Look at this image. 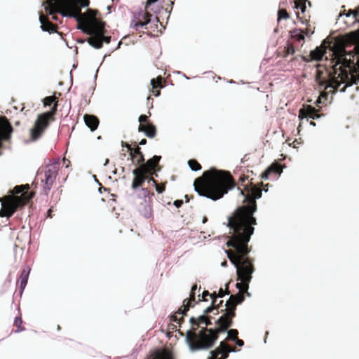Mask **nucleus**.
<instances>
[{"label": "nucleus", "instance_id": "obj_1", "mask_svg": "<svg viewBox=\"0 0 359 359\" xmlns=\"http://www.w3.org/2000/svg\"><path fill=\"white\" fill-rule=\"evenodd\" d=\"M252 180L250 179L249 184L242 185L248 192L245 197L247 204L238 208L228 219V226L232 231L231 236L245 238V241H250L254 233V226L257 224L253 216L257 210L256 199L262 196V189L253 184Z\"/></svg>", "mask_w": 359, "mask_h": 359}, {"label": "nucleus", "instance_id": "obj_2", "mask_svg": "<svg viewBox=\"0 0 359 359\" xmlns=\"http://www.w3.org/2000/svg\"><path fill=\"white\" fill-rule=\"evenodd\" d=\"M50 6L48 8L49 13L58 11L63 16L75 18L77 28L86 34H91L93 31L102 34V25L105 23L96 18L97 11L89 9L87 17L81 13L82 7H88L90 0H49Z\"/></svg>", "mask_w": 359, "mask_h": 359}, {"label": "nucleus", "instance_id": "obj_3", "mask_svg": "<svg viewBox=\"0 0 359 359\" xmlns=\"http://www.w3.org/2000/svg\"><path fill=\"white\" fill-rule=\"evenodd\" d=\"M236 185V182L230 172L215 167L203 172L194 182V189L200 196L212 201L222 198Z\"/></svg>", "mask_w": 359, "mask_h": 359}, {"label": "nucleus", "instance_id": "obj_4", "mask_svg": "<svg viewBox=\"0 0 359 359\" xmlns=\"http://www.w3.org/2000/svg\"><path fill=\"white\" fill-rule=\"evenodd\" d=\"M250 241L245 238L231 236L227 241L228 247L232 248L226 251L228 258L236 268L238 280L241 283H236L239 292H248L249 283L252 279V274L255 271L252 259L248 257L251 247L248 245ZM249 295V293H247Z\"/></svg>", "mask_w": 359, "mask_h": 359}, {"label": "nucleus", "instance_id": "obj_5", "mask_svg": "<svg viewBox=\"0 0 359 359\" xmlns=\"http://www.w3.org/2000/svg\"><path fill=\"white\" fill-rule=\"evenodd\" d=\"M30 187L28 184L15 186L12 195L0 198L2 208L0 211L1 217H11L18 208L25 205L34 197V192L29 191Z\"/></svg>", "mask_w": 359, "mask_h": 359}, {"label": "nucleus", "instance_id": "obj_6", "mask_svg": "<svg viewBox=\"0 0 359 359\" xmlns=\"http://www.w3.org/2000/svg\"><path fill=\"white\" fill-rule=\"evenodd\" d=\"M44 107L53 104L49 111L38 115L33 127L30 129V138L32 141L39 140L49 127L50 123L55 121L58 106L57 98L55 95L46 97L43 100Z\"/></svg>", "mask_w": 359, "mask_h": 359}, {"label": "nucleus", "instance_id": "obj_7", "mask_svg": "<svg viewBox=\"0 0 359 359\" xmlns=\"http://www.w3.org/2000/svg\"><path fill=\"white\" fill-rule=\"evenodd\" d=\"M196 331V328L193 327L186 334V341L192 351L212 347L219 337V334L212 328L203 327L198 333Z\"/></svg>", "mask_w": 359, "mask_h": 359}, {"label": "nucleus", "instance_id": "obj_8", "mask_svg": "<svg viewBox=\"0 0 359 359\" xmlns=\"http://www.w3.org/2000/svg\"><path fill=\"white\" fill-rule=\"evenodd\" d=\"M161 158H138V166L133 170L134 175L131 188L134 190L142 187L146 180H149L153 175L158 176L157 171L160 170L159 161Z\"/></svg>", "mask_w": 359, "mask_h": 359}, {"label": "nucleus", "instance_id": "obj_9", "mask_svg": "<svg viewBox=\"0 0 359 359\" xmlns=\"http://www.w3.org/2000/svg\"><path fill=\"white\" fill-rule=\"evenodd\" d=\"M157 1L158 0H147L145 11L139 13L137 21L134 25V27L136 30L144 27V29L149 32V29H154V27L157 28V23L159 22L158 18L156 16L154 17L153 15L148 11L150 5Z\"/></svg>", "mask_w": 359, "mask_h": 359}, {"label": "nucleus", "instance_id": "obj_10", "mask_svg": "<svg viewBox=\"0 0 359 359\" xmlns=\"http://www.w3.org/2000/svg\"><path fill=\"white\" fill-rule=\"evenodd\" d=\"M60 158H53V161L47 165L45 171V179L42 180L43 182V188L46 194L50 191L56 180L57 172L60 165Z\"/></svg>", "mask_w": 359, "mask_h": 359}, {"label": "nucleus", "instance_id": "obj_11", "mask_svg": "<svg viewBox=\"0 0 359 359\" xmlns=\"http://www.w3.org/2000/svg\"><path fill=\"white\" fill-rule=\"evenodd\" d=\"M13 131V127L6 116L0 119V155L1 150L4 148V142H8Z\"/></svg>", "mask_w": 359, "mask_h": 359}, {"label": "nucleus", "instance_id": "obj_12", "mask_svg": "<svg viewBox=\"0 0 359 359\" xmlns=\"http://www.w3.org/2000/svg\"><path fill=\"white\" fill-rule=\"evenodd\" d=\"M104 25L105 24L102 25V34L97 31H93V33L90 34V36L87 39V42L95 48H101L103 46V42L109 43L111 41V36H106L104 35L106 32Z\"/></svg>", "mask_w": 359, "mask_h": 359}, {"label": "nucleus", "instance_id": "obj_13", "mask_svg": "<svg viewBox=\"0 0 359 359\" xmlns=\"http://www.w3.org/2000/svg\"><path fill=\"white\" fill-rule=\"evenodd\" d=\"M236 351L235 347H231L225 341H221L219 346L211 351V356L208 359H226L231 352Z\"/></svg>", "mask_w": 359, "mask_h": 359}, {"label": "nucleus", "instance_id": "obj_14", "mask_svg": "<svg viewBox=\"0 0 359 359\" xmlns=\"http://www.w3.org/2000/svg\"><path fill=\"white\" fill-rule=\"evenodd\" d=\"M323 116L320 109H317L311 105L304 104L299 110L298 118L299 120L311 118L313 120L318 119Z\"/></svg>", "mask_w": 359, "mask_h": 359}, {"label": "nucleus", "instance_id": "obj_15", "mask_svg": "<svg viewBox=\"0 0 359 359\" xmlns=\"http://www.w3.org/2000/svg\"><path fill=\"white\" fill-rule=\"evenodd\" d=\"M235 316H231L229 313L226 312L222 315L216 321L217 327L215 328V331L219 334L222 332H226L229 327L232 325L233 318Z\"/></svg>", "mask_w": 359, "mask_h": 359}, {"label": "nucleus", "instance_id": "obj_16", "mask_svg": "<svg viewBox=\"0 0 359 359\" xmlns=\"http://www.w3.org/2000/svg\"><path fill=\"white\" fill-rule=\"evenodd\" d=\"M123 149L122 151L124 153L123 154L124 156H126V152L128 153L130 157H136L137 155L139 156V157H144L143 154L140 151V148L138 147L137 142H135L134 143L129 144L126 142H121Z\"/></svg>", "mask_w": 359, "mask_h": 359}, {"label": "nucleus", "instance_id": "obj_17", "mask_svg": "<svg viewBox=\"0 0 359 359\" xmlns=\"http://www.w3.org/2000/svg\"><path fill=\"white\" fill-rule=\"evenodd\" d=\"M294 8L298 20L303 24H307L310 15L306 13V3H294Z\"/></svg>", "mask_w": 359, "mask_h": 359}, {"label": "nucleus", "instance_id": "obj_18", "mask_svg": "<svg viewBox=\"0 0 359 359\" xmlns=\"http://www.w3.org/2000/svg\"><path fill=\"white\" fill-rule=\"evenodd\" d=\"M282 171V166L278 163L275 162L273 163L264 172L261 174V177L262 179L266 180L271 175H280Z\"/></svg>", "mask_w": 359, "mask_h": 359}, {"label": "nucleus", "instance_id": "obj_19", "mask_svg": "<svg viewBox=\"0 0 359 359\" xmlns=\"http://www.w3.org/2000/svg\"><path fill=\"white\" fill-rule=\"evenodd\" d=\"M41 28L43 31H47L50 33L55 32L57 26L52 23L47 16L41 14L39 17Z\"/></svg>", "mask_w": 359, "mask_h": 359}, {"label": "nucleus", "instance_id": "obj_20", "mask_svg": "<svg viewBox=\"0 0 359 359\" xmlns=\"http://www.w3.org/2000/svg\"><path fill=\"white\" fill-rule=\"evenodd\" d=\"M195 292L191 291L189 299H186L183 301V305L178 309V313L187 314L190 307H193L192 302H195Z\"/></svg>", "mask_w": 359, "mask_h": 359}, {"label": "nucleus", "instance_id": "obj_21", "mask_svg": "<svg viewBox=\"0 0 359 359\" xmlns=\"http://www.w3.org/2000/svg\"><path fill=\"white\" fill-rule=\"evenodd\" d=\"M164 79L161 76H158L156 79L151 80V85L152 86V93L154 96L157 97L161 94L160 89L162 88L164 85L163 84Z\"/></svg>", "mask_w": 359, "mask_h": 359}, {"label": "nucleus", "instance_id": "obj_22", "mask_svg": "<svg viewBox=\"0 0 359 359\" xmlns=\"http://www.w3.org/2000/svg\"><path fill=\"white\" fill-rule=\"evenodd\" d=\"M83 118L85 123L92 131L97 128L100 121L97 116L90 114H85Z\"/></svg>", "mask_w": 359, "mask_h": 359}, {"label": "nucleus", "instance_id": "obj_23", "mask_svg": "<svg viewBox=\"0 0 359 359\" xmlns=\"http://www.w3.org/2000/svg\"><path fill=\"white\" fill-rule=\"evenodd\" d=\"M327 47L322 44L320 46L316 48L310 53L311 60H320L323 58L326 53Z\"/></svg>", "mask_w": 359, "mask_h": 359}, {"label": "nucleus", "instance_id": "obj_24", "mask_svg": "<svg viewBox=\"0 0 359 359\" xmlns=\"http://www.w3.org/2000/svg\"><path fill=\"white\" fill-rule=\"evenodd\" d=\"M29 271L30 269L28 266L24 268L18 278V283H20V288L21 290V292H22V290L25 288L27 285Z\"/></svg>", "mask_w": 359, "mask_h": 359}, {"label": "nucleus", "instance_id": "obj_25", "mask_svg": "<svg viewBox=\"0 0 359 359\" xmlns=\"http://www.w3.org/2000/svg\"><path fill=\"white\" fill-rule=\"evenodd\" d=\"M140 132H143L149 137H154L156 134V128L155 126L151 123H147L142 128V130H139Z\"/></svg>", "mask_w": 359, "mask_h": 359}, {"label": "nucleus", "instance_id": "obj_26", "mask_svg": "<svg viewBox=\"0 0 359 359\" xmlns=\"http://www.w3.org/2000/svg\"><path fill=\"white\" fill-rule=\"evenodd\" d=\"M226 309L224 310L222 309V312H226L227 313H229L231 316H236V303L233 302V300H231V297L230 296L229 300L226 302Z\"/></svg>", "mask_w": 359, "mask_h": 359}, {"label": "nucleus", "instance_id": "obj_27", "mask_svg": "<svg viewBox=\"0 0 359 359\" xmlns=\"http://www.w3.org/2000/svg\"><path fill=\"white\" fill-rule=\"evenodd\" d=\"M206 320H208V314L204 313V315L200 316L198 318L191 317L189 322L192 325V328L196 327L197 329L201 324H204Z\"/></svg>", "mask_w": 359, "mask_h": 359}, {"label": "nucleus", "instance_id": "obj_28", "mask_svg": "<svg viewBox=\"0 0 359 359\" xmlns=\"http://www.w3.org/2000/svg\"><path fill=\"white\" fill-rule=\"evenodd\" d=\"M147 359H173L172 355L165 352L156 351L151 354Z\"/></svg>", "mask_w": 359, "mask_h": 359}, {"label": "nucleus", "instance_id": "obj_29", "mask_svg": "<svg viewBox=\"0 0 359 359\" xmlns=\"http://www.w3.org/2000/svg\"><path fill=\"white\" fill-rule=\"evenodd\" d=\"M149 182H153V184L155 185L156 190L158 194H162L163 192L165 191L167 182L158 184L157 180H156L153 177H151L149 178Z\"/></svg>", "mask_w": 359, "mask_h": 359}, {"label": "nucleus", "instance_id": "obj_30", "mask_svg": "<svg viewBox=\"0 0 359 359\" xmlns=\"http://www.w3.org/2000/svg\"><path fill=\"white\" fill-rule=\"evenodd\" d=\"M253 175V171L247 170L246 173L244 170L242 171V173L239 176L238 184L242 185H245V182L248 180L252 175Z\"/></svg>", "mask_w": 359, "mask_h": 359}, {"label": "nucleus", "instance_id": "obj_31", "mask_svg": "<svg viewBox=\"0 0 359 359\" xmlns=\"http://www.w3.org/2000/svg\"><path fill=\"white\" fill-rule=\"evenodd\" d=\"M210 296L212 298V304L210 306L208 307L205 311H204V313L205 314H208L210 313H212L214 310H215V302H217V298L219 297L217 296V294L214 292L212 294H210Z\"/></svg>", "mask_w": 359, "mask_h": 359}, {"label": "nucleus", "instance_id": "obj_32", "mask_svg": "<svg viewBox=\"0 0 359 359\" xmlns=\"http://www.w3.org/2000/svg\"><path fill=\"white\" fill-rule=\"evenodd\" d=\"M302 32V29L294 30L292 34V38L299 42L304 41V35Z\"/></svg>", "mask_w": 359, "mask_h": 359}, {"label": "nucleus", "instance_id": "obj_33", "mask_svg": "<svg viewBox=\"0 0 359 359\" xmlns=\"http://www.w3.org/2000/svg\"><path fill=\"white\" fill-rule=\"evenodd\" d=\"M22 320L21 316H17L14 320V326L16 327L15 332H20L25 330V327L22 325Z\"/></svg>", "mask_w": 359, "mask_h": 359}, {"label": "nucleus", "instance_id": "obj_34", "mask_svg": "<svg viewBox=\"0 0 359 359\" xmlns=\"http://www.w3.org/2000/svg\"><path fill=\"white\" fill-rule=\"evenodd\" d=\"M186 314H180L178 313V311L175 312V314L171 316L170 320L173 322H176L179 326L181 325V324L184 321L183 316H185Z\"/></svg>", "mask_w": 359, "mask_h": 359}, {"label": "nucleus", "instance_id": "obj_35", "mask_svg": "<svg viewBox=\"0 0 359 359\" xmlns=\"http://www.w3.org/2000/svg\"><path fill=\"white\" fill-rule=\"evenodd\" d=\"M344 15H346V16H350L351 15H353L354 21H359V5L358 7L356 9L352 10L349 9L347 11V13H346V11L344 10L343 12Z\"/></svg>", "mask_w": 359, "mask_h": 359}, {"label": "nucleus", "instance_id": "obj_36", "mask_svg": "<svg viewBox=\"0 0 359 359\" xmlns=\"http://www.w3.org/2000/svg\"><path fill=\"white\" fill-rule=\"evenodd\" d=\"M188 164L191 170L194 171H197L201 169V165L195 158H191L188 161Z\"/></svg>", "mask_w": 359, "mask_h": 359}, {"label": "nucleus", "instance_id": "obj_37", "mask_svg": "<svg viewBox=\"0 0 359 359\" xmlns=\"http://www.w3.org/2000/svg\"><path fill=\"white\" fill-rule=\"evenodd\" d=\"M231 297V300H233V302L236 303V305L241 304L245 299L244 294L243 292H238L235 295L232 294Z\"/></svg>", "mask_w": 359, "mask_h": 359}, {"label": "nucleus", "instance_id": "obj_38", "mask_svg": "<svg viewBox=\"0 0 359 359\" xmlns=\"http://www.w3.org/2000/svg\"><path fill=\"white\" fill-rule=\"evenodd\" d=\"M139 128L138 130H142L145 125L150 123V121L149 120V118L147 115L142 114L139 117Z\"/></svg>", "mask_w": 359, "mask_h": 359}, {"label": "nucleus", "instance_id": "obj_39", "mask_svg": "<svg viewBox=\"0 0 359 359\" xmlns=\"http://www.w3.org/2000/svg\"><path fill=\"white\" fill-rule=\"evenodd\" d=\"M238 332L236 329H231L228 331L226 339L235 341L238 338Z\"/></svg>", "mask_w": 359, "mask_h": 359}, {"label": "nucleus", "instance_id": "obj_40", "mask_svg": "<svg viewBox=\"0 0 359 359\" xmlns=\"http://www.w3.org/2000/svg\"><path fill=\"white\" fill-rule=\"evenodd\" d=\"M290 18L289 13L287 12L285 9H279L278 12V20L281 19H288Z\"/></svg>", "mask_w": 359, "mask_h": 359}, {"label": "nucleus", "instance_id": "obj_41", "mask_svg": "<svg viewBox=\"0 0 359 359\" xmlns=\"http://www.w3.org/2000/svg\"><path fill=\"white\" fill-rule=\"evenodd\" d=\"M285 56L287 55H293L295 53V49L292 45H287L285 48Z\"/></svg>", "mask_w": 359, "mask_h": 359}, {"label": "nucleus", "instance_id": "obj_42", "mask_svg": "<svg viewBox=\"0 0 359 359\" xmlns=\"http://www.w3.org/2000/svg\"><path fill=\"white\" fill-rule=\"evenodd\" d=\"M46 4H47L48 5H47L46 6H45V11H46V12L47 13V14H48V15H52V19H53V20H57V17L55 14L56 13H58V11H56V12H55V13H53V14H50V13H49V10H46V9H48V8L49 6H50V4H49V0H47V1H46ZM59 13H60L59 12Z\"/></svg>", "mask_w": 359, "mask_h": 359}, {"label": "nucleus", "instance_id": "obj_43", "mask_svg": "<svg viewBox=\"0 0 359 359\" xmlns=\"http://www.w3.org/2000/svg\"><path fill=\"white\" fill-rule=\"evenodd\" d=\"M226 290H224L222 288L219 289V290L217 293V296L219 297H223L225 294H229L230 293V292L228 290V285H226Z\"/></svg>", "mask_w": 359, "mask_h": 359}, {"label": "nucleus", "instance_id": "obj_44", "mask_svg": "<svg viewBox=\"0 0 359 359\" xmlns=\"http://www.w3.org/2000/svg\"><path fill=\"white\" fill-rule=\"evenodd\" d=\"M302 32H303L302 33L304 34H304H306V35H309V34H313L314 30H312V29H311V28L310 27V25H309V27H307L306 28V29H305V30H304V31H302Z\"/></svg>", "mask_w": 359, "mask_h": 359}, {"label": "nucleus", "instance_id": "obj_45", "mask_svg": "<svg viewBox=\"0 0 359 359\" xmlns=\"http://www.w3.org/2000/svg\"><path fill=\"white\" fill-rule=\"evenodd\" d=\"M222 304H223L222 300H220L218 303H217V302H215V310H216L217 312L215 314H218V313H219L218 309L222 306Z\"/></svg>", "mask_w": 359, "mask_h": 359}, {"label": "nucleus", "instance_id": "obj_46", "mask_svg": "<svg viewBox=\"0 0 359 359\" xmlns=\"http://www.w3.org/2000/svg\"><path fill=\"white\" fill-rule=\"evenodd\" d=\"M210 295V293L207 290H205L203 292V294H202V299H199L198 301H207L206 299V297L207 296H209Z\"/></svg>", "mask_w": 359, "mask_h": 359}, {"label": "nucleus", "instance_id": "obj_47", "mask_svg": "<svg viewBox=\"0 0 359 359\" xmlns=\"http://www.w3.org/2000/svg\"><path fill=\"white\" fill-rule=\"evenodd\" d=\"M62 161L66 168H68L71 165V162L69 158H62Z\"/></svg>", "mask_w": 359, "mask_h": 359}, {"label": "nucleus", "instance_id": "obj_48", "mask_svg": "<svg viewBox=\"0 0 359 359\" xmlns=\"http://www.w3.org/2000/svg\"><path fill=\"white\" fill-rule=\"evenodd\" d=\"M183 204V201L182 200H176L174 202V205L177 207V208H180L182 206V205Z\"/></svg>", "mask_w": 359, "mask_h": 359}, {"label": "nucleus", "instance_id": "obj_49", "mask_svg": "<svg viewBox=\"0 0 359 359\" xmlns=\"http://www.w3.org/2000/svg\"><path fill=\"white\" fill-rule=\"evenodd\" d=\"M235 341L238 346H243L244 345V341L242 339H238V337L235 340Z\"/></svg>", "mask_w": 359, "mask_h": 359}, {"label": "nucleus", "instance_id": "obj_50", "mask_svg": "<svg viewBox=\"0 0 359 359\" xmlns=\"http://www.w3.org/2000/svg\"><path fill=\"white\" fill-rule=\"evenodd\" d=\"M211 318H212L211 316H208V320H206L205 323H204L206 327L208 326V325H212Z\"/></svg>", "mask_w": 359, "mask_h": 359}, {"label": "nucleus", "instance_id": "obj_51", "mask_svg": "<svg viewBox=\"0 0 359 359\" xmlns=\"http://www.w3.org/2000/svg\"><path fill=\"white\" fill-rule=\"evenodd\" d=\"M143 194L146 196L149 194V191L148 189H142Z\"/></svg>", "mask_w": 359, "mask_h": 359}, {"label": "nucleus", "instance_id": "obj_52", "mask_svg": "<svg viewBox=\"0 0 359 359\" xmlns=\"http://www.w3.org/2000/svg\"><path fill=\"white\" fill-rule=\"evenodd\" d=\"M147 143V140L146 139H142L140 142H139V144L140 145H144Z\"/></svg>", "mask_w": 359, "mask_h": 359}, {"label": "nucleus", "instance_id": "obj_53", "mask_svg": "<svg viewBox=\"0 0 359 359\" xmlns=\"http://www.w3.org/2000/svg\"><path fill=\"white\" fill-rule=\"evenodd\" d=\"M196 289H197V285H196V284H194V285L191 287V291H192V292H196Z\"/></svg>", "mask_w": 359, "mask_h": 359}, {"label": "nucleus", "instance_id": "obj_54", "mask_svg": "<svg viewBox=\"0 0 359 359\" xmlns=\"http://www.w3.org/2000/svg\"><path fill=\"white\" fill-rule=\"evenodd\" d=\"M52 212H53V210H52L51 209H49V210H48V212H47V214H48V217H52Z\"/></svg>", "mask_w": 359, "mask_h": 359}, {"label": "nucleus", "instance_id": "obj_55", "mask_svg": "<svg viewBox=\"0 0 359 359\" xmlns=\"http://www.w3.org/2000/svg\"><path fill=\"white\" fill-rule=\"evenodd\" d=\"M306 0H295L294 3H306Z\"/></svg>", "mask_w": 359, "mask_h": 359}, {"label": "nucleus", "instance_id": "obj_56", "mask_svg": "<svg viewBox=\"0 0 359 359\" xmlns=\"http://www.w3.org/2000/svg\"><path fill=\"white\" fill-rule=\"evenodd\" d=\"M207 221H208V218H207L205 216H204V217H203V223L204 224V223H205Z\"/></svg>", "mask_w": 359, "mask_h": 359}, {"label": "nucleus", "instance_id": "obj_57", "mask_svg": "<svg viewBox=\"0 0 359 359\" xmlns=\"http://www.w3.org/2000/svg\"><path fill=\"white\" fill-rule=\"evenodd\" d=\"M310 124L313 126H316V123L313 121H311Z\"/></svg>", "mask_w": 359, "mask_h": 359}, {"label": "nucleus", "instance_id": "obj_58", "mask_svg": "<svg viewBox=\"0 0 359 359\" xmlns=\"http://www.w3.org/2000/svg\"><path fill=\"white\" fill-rule=\"evenodd\" d=\"M108 163H109V158H106V161H105L104 165H107L108 164Z\"/></svg>", "mask_w": 359, "mask_h": 359}, {"label": "nucleus", "instance_id": "obj_59", "mask_svg": "<svg viewBox=\"0 0 359 359\" xmlns=\"http://www.w3.org/2000/svg\"><path fill=\"white\" fill-rule=\"evenodd\" d=\"M222 265L223 266H226V261H224V262H222Z\"/></svg>", "mask_w": 359, "mask_h": 359}, {"label": "nucleus", "instance_id": "obj_60", "mask_svg": "<svg viewBox=\"0 0 359 359\" xmlns=\"http://www.w3.org/2000/svg\"><path fill=\"white\" fill-rule=\"evenodd\" d=\"M152 157L157 158V157H161V156L154 155V156H153Z\"/></svg>", "mask_w": 359, "mask_h": 359}, {"label": "nucleus", "instance_id": "obj_61", "mask_svg": "<svg viewBox=\"0 0 359 359\" xmlns=\"http://www.w3.org/2000/svg\"><path fill=\"white\" fill-rule=\"evenodd\" d=\"M15 125H20V121H17V122L15 123Z\"/></svg>", "mask_w": 359, "mask_h": 359}, {"label": "nucleus", "instance_id": "obj_62", "mask_svg": "<svg viewBox=\"0 0 359 359\" xmlns=\"http://www.w3.org/2000/svg\"><path fill=\"white\" fill-rule=\"evenodd\" d=\"M280 156H281V157H283V158H285V157H286V156H285V155H283V154H281V155H280Z\"/></svg>", "mask_w": 359, "mask_h": 359}, {"label": "nucleus", "instance_id": "obj_63", "mask_svg": "<svg viewBox=\"0 0 359 359\" xmlns=\"http://www.w3.org/2000/svg\"><path fill=\"white\" fill-rule=\"evenodd\" d=\"M130 160L132 161V163H134V161H133L134 158H131Z\"/></svg>", "mask_w": 359, "mask_h": 359}, {"label": "nucleus", "instance_id": "obj_64", "mask_svg": "<svg viewBox=\"0 0 359 359\" xmlns=\"http://www.w3.org/2000/svg\"><path fill=\"white\" fill-rule=\"evenodd\" d=\"M57 329H58V330H60V325H58V326H57Z\"/></svg>", "mask_w": 359, "mask_h": 359}]
</instances>
